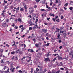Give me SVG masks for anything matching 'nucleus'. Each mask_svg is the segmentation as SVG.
<instances>
[{"mask_svg":"<svg viewBox=\"0 0 73 73\" xmlns=\"http://www.w3.org/2000/svg\"><path fill=\"white\" fill-rule=\"evenodd\" d=\"M42 30L44 33H46L47 32V29H42Z\"/></svg>","mask_w":73,"mask_h":73,"instance_id":"obj_1","label":"nucleus"},{"mask_svg":"<svg viewBox=\"0 0 73 73\" xmlns=\"http://www.w3.org/2000/svg\"><path fill=\"white\" fill-rule=\"evenodd\" d=\"M49 58H45L44 59V61H50V60H49Z\"/></svg>","mask_w":73,"mask_h":73,"instance_id":"obj_2","label":"nucleus"},{"mask_svg":"<svg viewBox=\"0 0 73 73\" xmlns=\"http://www.w3.org/2000/svg\"><path fill=\"white\" fill-rule=\"evenodd\" d=\"M57 57H58V60H62V57L60 56H58Z\"/></svg>","mask_w":73,"mask_h":73,"instance_id":"obj_3","label":"nucleus"},{"mask_svg":"<svg viewBox=\"0 0 73 73\" xmlns=\"http://www.w3.org/2000/svg\"><path fill=\"white\" fill-rule=\"evenodd\" d=\"M69 54L71 56H72L73 55V52L72 51L70 52L69 53Z\"/></svg>","mask_w":73,"mask_h":73,"instance_id":"obj_4","label":"nucleus"},{"mask_svg":"<svg viewBox=\"0 0 73 73\" xmlns=\"http://www.w3.org/2000/svg\"><path fill=\"white\" fill-rule=\"evenodd\" d=\"M18 21H19V22H21L22 21V20L21 18H18Z\"/></svg>","mask_w":73,"mask_h":73,"instance_id":"obj_5","label":"nucleus"},{"mask_svg":"<svg viewBox=\"0 0 73 73\" xmlns=\"http://www.w3.org/2000/svg\"><path fill=\"white\" fill-rule=\"evenodd\" d=\"M19 50H20L18 49V50H16L15 52L16 53H18L19 52Z\"/></svg>","mask_w":73,"mask_h":73,"instance_id":"obj_6","label":"nucleus"},{"mask_svg":"<svg viewBox=\"0 0 73 73\" xmlns=\"http://www.w3.org/2000/svg\"><path fill=\"white\" fill-rule=\"evenodd\" d=\"M63 35L65 36V37H66V36H67V34L66 33H64Z\"/></svg>","mask_w":73,"mask_h":73,"instance_id":"obj_7","label":"nucleus"},{"mask_svg":"<svg viewBox=\"0 0 73 73\" xmlns=\"http://www.w3.org/2000/svg\"><path fill=\"white\" fill-rule=\"evenodd\" d=\"M24 8L25 10H26V11H27V5H25L24 6Z\"/></svg>","mask_w":73,"mask_h":73,"instance_id":"obj_8","label":"nucleus"},{"mask_svg":"<svg viewBox=\"0 0 73 73\" xmlns=\"http://www.w3.org/2000/svg\"><path fill=\"white\" fill-rule=\"evenodd\" d=\"M35 46L37 48L39 46V44L36 43L35 44Z\"/></svg>","mask_w":73,"mask_h":73,"instance_id":"obj_9","label":"nucleus"},{"mask_svg":"<svg viewBox=\"0 0 73 73\" xmlns=\"http://www.w3.org/2000/svg\"><path fill=\"white\" fill-rule=\"evenodd\" d=\"M47 11H50L51 10V8L49 7L48 9H47Z\"/></svg>","mask_w":73,"mask_h":73,"instance_id":"obj_10","label":"nucleus"},{"mask_svg":"<svg viewBox=\"0 0 73 73\" xmlns=\"http://www.w3.org/2000/svg\"><path fill=\"white\" fill-rule=\"evenodd\" d=\"M10 9H13V6L12 5H11V6H10Z\"/></svg>","mask_w":73,"mask_h":73,"instance_id":"obj_11","label":"nucleus"},{"mask_svg":"<svg viewBox=\"0 0 73 73\" xmlns=\"http://www.w3.org/2000/svg\"><path fill=\"white\" fill-rule=\"evenodd\" d=\"M36 25H35L34 27H35V28H38V26H37V23H36Z\"/></svg>","mask_w":73,"mask_h":73,"instance_id":"obj_12","label":"nucleus"},{"mask_svg":"<svg viewBox=\"0 0 73 73\" xmlns=\"http://www.w3.org/2000/svg\"><path fill=\"white\" fill-rule=\"evenodd\" d=\"M69 8L71 11H72L73 9V7H70Z\"/></svg>","mask_w":73,"mask_h":73,"instance_id":"obj_13","label":"nucleus"},{"mask_svg":"<svg viewBox=\"0 0 73 73\" xmlns=\"http://www.w3.org/2000/svg\"><path fill=\"white\" fill-rule=\"evenodd\" d=\"M15 68H13V69L11 70V72H15Z\"/></svg>","mask_w":73,"mask_h":73,"instance_id":"obj_14","label":"nucleus"},{"mask_svg":"<svg viewBox=\"0 0 73 73\" xmlns=\"http://www.w3.org/2000/svg\"><path fill=\"white\" fill-rule=\"evenodd\" d=\"M58 36H57V37L59 39H60V38H60V34H58Z\"/></svg>","mask_w":73,"mask_h":73,"instance_id":"obj_15","label":"nucleus"},{"mask_svg":"<svg viewBox=\"0 0 73 73\" xmlns=\"http://www.w3.org/2000/svg\"><path fill=\"white\" fill-rule=\"evenodd\" d=\"M40 10L41 11H44V12L46 11V10H45V9H41Z\"/></svg>","mask_w":73,"mask_h":73,"instance_id":"obj_16","label":"nucleus"},{"mask_svg":"<svg viewBox=\"0 0 73 73\" xmlns=\"http://www.w3.org/2000/svg\"><path fill=\"white\" fill-rule=\"evenodd\" d=\"M20 11H21V12H22V11H23L24 10V9L23 8H21L20 9Z\"/></svg>","mask_w":73,"mask_h":73,"instance_id":"obj_17","label":"nucleus"},{"mask_svg":"<svg viewBox=\"0 0 73 73\" xmlns=\"http://www.w3.org/2000/svg\"><path fill=\"white\" fill-rule=\"evenodd\" d=\"M19 54L20 55L22 54H23V52H22L21 51H20L19 52Z\"/></svg>","mask_w":73,"mask_h":73,"instance_id":"obj_18","label":"nucleus"},{"mask_svg":"<svg viewBox=\"0 0 73 73\" xmlns=\"http://www.w3.org/2000/svg\"><path fill=\"white\" fill-rule=\"evenodd\" d=\"M0 52H4V50L3 49L0 50Z\"/></svg>","mask_w":73,"mask_h":73,"instance_id":"obj_19","label":"nucleus"},{"mask_svg":"<svg viewBox=\"0 0 73 73\" xmlns=\"http://www.w3.org/2000/svg\"><path fill=\"white\" fill-rule=\"evenodd\" d=\"M64 29V27H62L60 28V30H62Z\"/></svg>","mask_w":73,"mask_h":73,"instance_id":"obj_20","label":"nucleus"},{"mask_svg":"<svg viewBox=\"0 0 73 73\" xmlns=\"http://www.w3.org/2000/svg\"><path fill=\"white\" fill-rule=\"evenodd\" d=\"M53 4V2L51 1L50 4V5H52Z\"/></svg>","mask_w":73,"mask_h":73,"instance_id":"obj_21","label":"nucleus"},{"mask_svg":"<svg viewBox=\"0 0 73 73\" xmlns=\"http://www.w3.org/2000/svg\"><path fill=\"white\" fill-rule=\"evenodd\" d=\"M31 71H30L31 73H33V68H32V69H31Z\"/></svg>","mask_w":73,"mask_h":73,"instance_id":"obj_22","label":"nucleus"},{"mask_svg":"<svg viewBox=\"0 0 73 73\" xmlns=\"http://www.w3.org/2000/svg\"><path fill=\"white\" fill-rule=\"evenodd\" d=\"M4 61V59H2L1 61V63H4V62H3Z\"/></svg>","mask_w":73,"mask_h":73,"instance_id":"obj_23","label":"nucleus"},{"mask_svg":"<svg viewBox=\"0 0 73 73\" xmlns=\"http://www.w3.org/2000/svg\"><path fill=\"white\" fill-rule=\"evenodd\" d=\"M68 3H66L64 5V6H65V7H66V6H68Z\"/></svg>","mask_w":73,"mask_h":73,"instance_id":"obj_24","label":"nucleus"},{"mask_svg":"<svg viewBox=\"0 0 73 73\" xmlns=\"http://www.w3.org/2000/svg\"><path fill=\"white\" fill-rule=\"evenodd\" d=\"M56 1L55 2V3H58V0H56Z\"/></svg>","mask_w":73,"mask_h":73,"instance_id":"obj_25","label":"nucleus"},{"mask_svg":"<svg viewBox=\"0 0 73 73\" xmlns=\"http://www.w3.org/2000/svg\"><path fill=\"white\" fill-rule=\"evenodd\" d=\"M14 28H15V29H17L18 28V27H17V26L16 27V26H15V27H14Z\"/></svg>","mask_w":73,"mask_h":73,"instance_id":"obj_26","label":"nucleus"},{"mask_svg":"<svg viewBox=\"0 0 73 73\" xmlns=\"http://www.w3.org/2000/svg\"><path fill=\"white\" fill-rule=\"evenodd\" d=\"M18 72H19V73H23V71H22L21 70H20L18 71Z\"/></svg>","mask_w":73,"mask_h":73,"instance_id":"obj_27","label":"nucleus"},{"mask_svg":"<svg viewBox=\"0 0 73 73\" xmlns=\"http://www.w3.org/2000/svg\"><path fill=\"white\" fill-rule=\"evenodd\" d=\"M38 19H36V20L35 21V23H37V22H38Z\"/></svg>","mask_w":73,"mask_h":73,"instance_id":"obj_28","label":"nucleus"},{"mask_svg":"<svg viewBox=\"0 0 73 73\" xmlns=\"http://www.w3.org/2000/svg\"><path fill=\"white\" fill-rule=\"evenodd\" d=\"M47 71V70L46 69H44V72H46Z\"/></svg>","mask_w":73,"mask_h":73,"instance_id":"obj_29","label":"nucleus"},{"mask_svg":"<svg viewBox=\"0 0 73 73\" xmlns=\"http://www.w3.org/2000/svg\"><path fill=\"white\" fill-rule=\"evenodd\" d=\"M51 16H53L54 17V14H51Z\"/></svg>","mask_w":73,"mask_h":73,"instance_id":"obj_30","label":"nucleus"},{"mask_svg":"<svg viewBox=\"0 0 73 73\" xmlns=\"http://www.w3.org/2000/svg\"><path fill=\"white\" fill-rule=\"evenodd\" d=\"M56 59H57V58H55L53 60V61H55V60H56Z\"/></svg>","mask_w":73,"mask_h":73,"instance_id":"obj_31","label":"nucleus"},{"mask_svg":"<svg viewBox=\"0 0 73 73\" xmlns=\"http://www.w3.org/2000/svg\"><path fill=\"white\" fill-rule=\"evenodd\" d=\"M56 29H57V31L59 32V31H60V29H58V28H57Z\"/></svg>","mask_w":73,"mask_h":73,"instance_id":"obj_32","label":"nucleus"},{"mask_svg":"<svg viewBox=\"0 0 73 73\" xmlns=\"http://www.w3.org/2000/svg\"><path fill=\"white\" fill-rule=\"evenodd\" d=\"M40 1V0H36V1L37 3H39Z\"/></svg>","mask_w":73,"mask_h":73,"instance_id":"obj_33","label":"nucleus"},{"mask_svg":"<svg viewBox=\"0 0 73 73\" xmlns=\"http://www.w3.org/2000/svg\"><path fill=\"white\" fill-rule=\"evenodd\" d=\"M32 30V27H29V30Z\"/></svg>","mask_w":73,"mask_h":73,"instance_id":"obj_34","label":"nucleus"},{"mask_svg":"<svg viewBox=\"0 0 73 73\" xmlns=\"http://www.w3.org/2000/svg\"><path fill=\"white\" fill-rule=\"evenodd\" d=\"M11 53L12 54H15V52L13 51V52H11Z\"/></svg>","mask_w":73,"mask_h":73,"instance_id":"obj_35","label":"nucleus"},{"mask_svg":"<svg viewBox=\"0 0 73 73\" xmlns=\"http://www.w3.org/2000/svg\"><path fill=\"white\" fill-rule=\"evenodd\" d=\"M4 1L5 3V4H7V1H6L4 0Z\"/></svg>","mask_w":73,"mask_h":73,"instance_id":"obj_36","label":"nucleus"},{"mask_svg":"<svg viewBox=\"0 0 73 73\" xmlns=\"http://www.w3.org/2000/svg\"><path fill=\"white\" fill-rule=\"evenodd\" d=\"M36 69L37 70V72L39 71V69H38V68H36Z\"/></svg>","mask_w":73,"mask_h":73,"instance_id":"obj_37","label":"nucleus"},{"mask_svg":"<svg viewBox=\"0 0 73 73\" xmlns=\"http://www.w3.org/2000/svg\"><path fill=\"white\" fill-rule=\"evenodd\" d=\"M49 44H50V43H48L46 44V46H49Z\"/></svg>","mask_w":73,"mask_h":73,"instance_id":"obj_38","label":"nucleus"},{"mask_svg":"<svg viewBox=\"0 0 73 73\" xmlns=\"http://www.w3.org/2000/svg\"><path fill=\"white\" fill-rule=\"evenodd\" d=\"M60 40H59V43H61L62 41H61V39H59Z\"/></svg>","mask_w":73,"mask_h":73,"instance_id":"obj_39","label":"nucleus"},{"mask_svg":"<svg viewBox=\"0 0 73 73\" xmlns=\"http://www.w3.org/2000/svg\"><path fill=\"white\" fill-rule=\"evenodd\" d=\"M52 20H53V21L55 22L56 21V19L54 18H52Z\"/></svg>","mask_w":73,"mask_h":73,"instance_id":"obj_40","label":"nucleus"},{"mask_svg":"<svg viewBox=\"0 0 73 73\" xmlns=\"http://www.w3.org/2000/svg\"><path fill=\"white\" fill-rule=\"evenodd\" d=\"M62 46H60L59 48L61 49H62Z\"/></svg>","mask_w":73,"mask_h":73,"instance_id":"obj_41","label":"nucleus"},{"mask_svg":"<svg viewBox=\"0 0 73 73\" xmlns=\"http://www.w3.org/2000/svg\"><path fill=\"white\" fill-rule=\"evenodd\" d=\"M5 7L4 8L5 10V9H6V8H7V6H5Z\"/></svg>","mask_w":73,"mask_h":73,"instance_id":"obj_42","label":"nucleus"},{"mask_svg":"<svg viewBox=\"0 0 73 73\" xmlns=\"http://www.w3.org/2000/svg\"><path fill=\"white\" fill-rule=\"evenodd\" d=\"M23 27V25H21L20 26H19V28H21V27Z\"/></svg>","mask_w":73,"mask_h":73,"instance_id":"obj_43","label":"nucleus"},{"mask_svg":"<svg viewBox=\"0 0 73 73\" xmlns=\"http://www.w3.org/2000/svg\"><path fill=\"white\" fill-rule=\"evenodd\" d=\"M64 69L63 68H60V70H64Z\"/></svg>","mask_w":73,"mask_h":73,"instance_id":"obj_44","label":"nucleus"},{"mask_svg":"<svg viewBox=\"0 0 73 73\" xmlns=\"http://www.w3.org/2000/svg\"><path fill=\"white\" fill-rule=\"evenodd\" d=\"M12 42H13L14 44H13V45L14 46H15V42L13 41Z\"/></svg>","mask_w":73,"mask_h":73,"instance_id":"obj_45","label":"nucleus"},{"mask_svg":"<svg viewBox=\"0 0 73 73\" xmlns=\"http://www.w3.org/2000/svg\"><path fill=\"white\" fill-rule=\"evenodd\" d=\"M70 4H72L73 3V2L72 1H70Z\"/></svg>","mask_w":73,"mask_h":73,"instance_id":"obj_46","label":"nucleus"},{"mask_svg":"<svg viewBox=\"0 0 73 73\" xmlns=\"http://www.w3.org/2000/svg\"><path fill=\"white\" fill-rule=\"evenodd\" d=\"M28 23L29 24H31V21H28Z\"/></svg>","mask_w":73,"mask_h":73,"instance_id":"obj_47","label":"nucleus"},{"mask_svg":"<svg viewBox=\"0 0 73 73\" xmlns=\"http://www.w3.org/2000/svg\"><path fill=\"white\" fill-rule=\"evenodd\" d=\"M28 17H30V18H31V17H32V16H31V15H29L28 16Z\"/></svg>","mask_w":73,"mask_h":73,"instance_id":"obj_48","label":"nucleus"},{"mask_svg":"<svg viewBox=\"0 0 73 73\" xmlns=\"http://www.w3.org/2000/svg\"><path fill=\"white\" fill-rule=\"evenodd\" d=\"M21 29H22V30H24L25 29V28H24V27H22L21 28Z\"/></svg>","mask_w":73,"mask_h":73,"instance_id":"obj_49","label":"nucleus"},{"mask_svg":"<svg viewBox=\"0 0 73 73\" xmlns=\"http://www.w3.org/2000/svg\"><path fill=\"white\" fill-rule=\"evenodd\" d=\"M42 4H45V1H42Z\"/></svg>","mask_w":73,"mask_h":73,"instance_id":"obj_50","label":"nucleus"},{"mask_svg":"<svg viewBox=\"0 0 73 73\" xmlns=\"http://www.w3.org/2000/svg\"><path fill=\"white\" fill-rule=\"evenodd\" d=\"M15 58H15L16 60H18V59L17 58V56Z\"/></svg>","mask_w":73,"mask_h":73,"instance_id":"obj_51","label":"nucleus"},{"mask_svg":"<svg viewBox=\"0 0 73 73\" xmlns=\"http://www.w3.org/2000/svg\"><path fill=\"white\" fill-rule=\"evenodd\" d=\"M9 22V19H7L6 20V22L7 23H8Z\"/></svg>","mask_w":73,"mask_h":73,"instance_id":"obj_52","label":"nucleus"},{"mask_svg":"<svg viewBox=\"0 0 73 73\" xmlns=\"http://www.w3.org/2000/svg\"><path fill=\"white\" fill-rule=\"evenodd\" d=\"M37 6L36 5H35L34 6V8H37Z\"/></svg>","mask_w":73,"mask_h":73,"instance_id":"obj_53","label":"nucleus"},{"mask_svg":"<svg viewBox=\"0 0 73 73\" xmlns=\"http://www.w3.org/2000/svg\"><path fill=\"white\" fill-rule=\"evenodd\" d=\"M31 52V53H33V52H34V51L33 50H31V51H30Z\"/></svg>","mask_w":73,"mask_h":73,"instance_id":"obj_54","label":"nucleus"},{"mask_svg":"<svg viewBox=\"0 0 73 73\" xmlns=\"http://www.w3.org/2000/svg\"><path fill=\"white\" fill-rule=\"evenodd\" d=\"M64 9H65V10H66L67 9V8H66V7H64Z\"/></svg>","mask_w":73,"mask_h":73,"instance_id":"obj_55","label":"nucleus"},{"mask_svg":"<svg viewBox=\"0 0 73 73\" xmlns=\"http://www.w3.org/2000/svg\"><path fill=\"white\" fill-rule=\"evenodd\" d=\"M33 41H34L35 42V41H36V40L35 39H33L32 40Z\"/></svg>","mask_w":73,"mask_h":73,"instance_id":"obj_56","label":"nucleus"},{"mask_svg":"<svg viewBox=\"0 0 73 73\" xmlns=\"http://www.w3.org/2000/svg\"><path fill=\"white\" fill-rule=\"evenodd\" d=\"M42 51H45V49H44V48H43L42 49Z\"/></svg>","mask_w":73,"mask_h":73,"instance_id":"obj_57","label":"nucleus"},{"mask_svg":"<svg viewBox=\"0 0 73 73\" xmlns=\"http://www.w3.org/2000/svg\"><path fill=\"white\" fill-rule=\"evenodd\" d=\"M70 30H71V29H72V27H70Z\"/></svg>","mask_w":73,"mask_h":73,"instance_id":"obj_58","label":"nucleus"},{"mask_svg":"<svg viewBox=\"0 0 73 73\" xmlns=\"http://www.w3.org/2000/svg\"><path fill=\"white\" fill-rule=\"evenodd\" d=\"M2 16H5L4 15V13H2Z\"/></svg>","mask_w":73,"mask_h":73,"instance_id":"obj_59","label":"nucleus"},{"mask_svg":"<svg viewBox=\"0 0 73 73\" xmlns=\"http://www.w3.org/2000/svg\"><path fill=\"white\" fill-rule=\"evenodd\" d=\"M64 17L63 16H61V19H63Z\"/></svg>","mask_w":73,"mask_h":73,"instance_id":"obj_60","label":"nucleus"},{"mask_svg":"<svg viewBox=\"0 0 73 73\" xmlns=\"http://www.w3.org/2000/svg\"><path fill=\"white\" fill-rule=\"evenodd\" d=\"M6 46H7V47H9V45H8V44H6Z\"/></svg>","mask_w":73,"mask_h":73,"instance_id":"obj_61","label":"nucleus"},{"mask_svg":"<svg viewBox=\"0 0 73 73\" xmlns=\"http://www.w3.org/2000/svg\"><path fill=\"white\" fill-rule=\"evenodd\" d=\"M19 32H17L16 33V35H17V34H19Z\"/></svg>","mask_w":73,"mask_h":73,"instance_id":"obj_62","label":"nucleus"},{"mask_svg":"<svg viewBox=\"0 0 73 73\" xmlns=\"http://www.w3.org/2000/svg\"><path fill=\"white\" fill-rule=\"evenodd\" d=\"M12 27H14L15 26V24L14 23H13V24L12 25Z\"/></svg>","mask_w":73,"mask_h":73,"instance_id":"obj_63","label":"nucleus"},{"mask_svg":"<svg viewBox=\"0 0 73 73\" xmlns=\"http://www.w3.org/2000/svg\"><path fill=\"white\" fill-rule=\"evenodd\" d=\"M2 12L3 13H4V12H5V10H4Z\"/></svg>","mask_w":73,"mask_h":73,"instance_id":"obj_64","label":"nucleus"}]
</instances>
